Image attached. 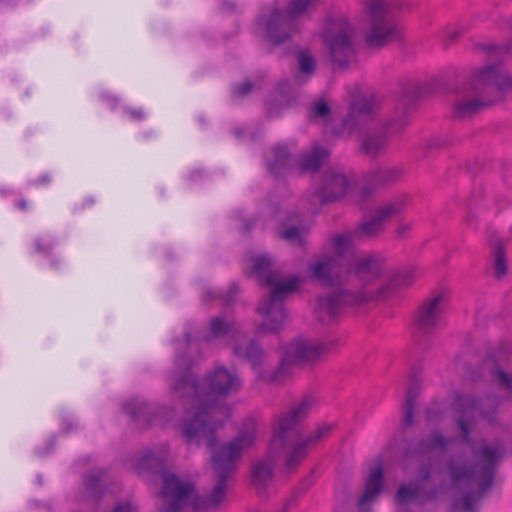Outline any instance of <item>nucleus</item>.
<instances>
[{"mask_svg": "<svg viewBox=\"0 0 512 512\" xmlns=\"http://www.w3.org/2000/svg\"><path fill=\"white\" fill-rule=\"evenodd\" d=\"M354 232L336 234L331 237L335 256H324L310 265V271L319 283L329 287H344L337 293L319 296L314 315L324 324L332 323L346 306L367 303L376 299H387L399 289L414 282V272L395 274L383 285L377 286L385 272V258L376 253L355 255L346 267L342 264L343 254L352 245Z\"/></svg>", "mask_w": 512, "mask_h": 512, "instance_id": "1", "label": "nucleus"}, {"mask_svg": "<svg viewBox=\"0 0 512 512\" xmlns=\"http://www.w3.org/2000/svg\"><path fill=\"white\" fill-rule=\"evenodd\" d=\"M208 391L200 386L191 371L190 361L184 357L176 360V369L168 377L170 396L180 402L185 409V416L180 421L181 433L188 443L206 439L212 446L215 432L229 419L230 407L218 399L237 394L243 382L235 369L223 365L216 366L204 378Z\"/></svg>", "mask_w": 512, "mask_h": 512, "instance_id": "2", "label": "nucleus"}, {"mask_svg": "<svg viewBox=\"0 0 512 512\" xmlns=\"http://www.w3.org/2000/svg\"><path fill=\"white\" fill-rule=\"evenodd\" d=\"M501 399L496 395H486L477 398L470 395H456L453 406L458 413L457 425L460 430V440L465 443L473 453L474 463H470L466 453L453 455L447 462L446 468L451 482L457 485L466 482L476 484L479 494L466 493L462 500L464 512H476L475 505L493 483L494 472L499 460L504 454V448L498 444L483 442L477 449L470 437L469 424L476 418H481L491 425H498V410Z\"/></svg>", "mask_w": 512, "mask_h": 512, "instance_id": "3", "label": "nucleus"}, {"mask_svg": "<svg viewBox=\"0 0 512 512\" xmlns=\"http://www.w3.org/2000/svg\"><path fill=\"white\" fill-rule=\"evenodd\" d=\"M257 435L258 422L256 419L249 417L241 423L236 436L232 440L219 447H216V442L209 446L212 453V469L217 483L206 498H201L197 494L194 483L182 479L183 483L192 486L193 502L197 504V507L187 509L188 512H206L208 509L217 508L222 503L226 495L227 480L235 473L242 453L255 445Z\"/></svg>", "mask_w": 512, "mask_h": 512, "instance_id": "4", "label": "nucleus"}, {"mask_svg": "<svg viewBox=\"0 0 512 512\" xmlns=\"http://www.w3.org/2000/svg\"><path fill=\"white\" fill-rule=\"evenodd\" d=\"M313 406L311 396L303 397L286 412L275 416L272 424L271 451L282 449L286 453V469L294 470L307 456L308 449L327 437L330 424H321L309 436H302L301 423Z\"/></svg>", "mask_w": 512, "mask_h": 512, "instance_id": "5", "label": "nucleus"}, {"mask_svg": "<svg viewBox=\"0 0 512 512\" xmlns=\"http://www.w3.org/2000/svg\"><path fill=\"white\" fill-rule=\"evenodd\" d=\"M252 268L261 285L269 288V294L261 299L256 309L263 318L258 333L277 332L287 317L283 302L300 287L303 279L297 275L284 276L274 270L272 259L267 255L252 258Z\"/></svg>", "mask_w": 512, "mask_h": 512, "instance_id": "6", "label": "nucleus"}, {"mask_svg": "<svg viewBox=\"0 0 512 512\" xmlns=\"http://www.w3.org/2000/svg\"><path fill=\"white\" fill-rule=\"evenodd\" d=\"M167 456L166 447H162L157 452L147 450L135 458L133 468L146 481H150L154 476H160L162 487L159 494L161 499L159 512H188L187 509L197 507L193 502L192 486L183 483L182 478L177 475L165 471Z\"/></svg>", "mask_w": 512, "mask_h": 512, "instance_id": "7", "label": "nucleus"}, {"mask_svg": "<svg viewBox=\"0 0 512 512\" xmlns=\"http://www.w3.org/2000/svg\"><path fill=\"white\" fill-rule=\"evenodd\" d=\"M512 91V75L499 64H491L478 70L472 76L470 87L457 93L452 108V117L466 119L483 107L502 99Z\"/></svg>", "mask_w": 512, "mask_h": 512, "instance_id": "8", "label": "nucleus"}, {"mask_svg": "<svg viewBox=\"0 0 512 512\" xmlns=\"http://www.w3.org/2000/svg\"><path fill=\"white\" fill-rule=\"evenodd\" d=\"M409 6L405 0H365L367 27L364 39L367 47L381 49L400 39L401 29L395 15L408 10Z\"/></svg>", "mask_w": 512, "mask_h": 512, "instance_id": "9", "label": "nucleus"}, {"mask_svg": "<svg viewBox=\"0 0 512 512\" xmlns=\"http://www.w3.org/2000/svg\"><path fill=\"white\" fill-rule=\"evenodd\" d=\"M320 2L321 0H289L286 10L273 9L260 20L265 38L273 45L288 41L299 29V18L313 13Z\"/></svg>", "mask_w": 512, "mask_h": 512, "instance_id": "10", "label": "nucleus"}, {"mask_svg": "<svg viewBox=\"0 0 512 512\" xmlns=\"http://www.w3.org/2000/svg\"><path fill=\"white\" fill-rule=\"evenodd\" d=\"M328 351V344L318 341L295 340L285 346L278 367L271 372H263L260 379L270 383H280L292 372L298 363L313 364Z\"/></svg>", "mask_w": 512, "mask_h": 512, "instance_id": "11", "label": "nucleus"}, {"mask_svg": "<svg viewBox=\"0 0 512 512\" xmlns=\"http://www.w3.org/2000/svg\"><path fill=\"white\" fill-rule=\"evenodd\" d=\"M354 29L344 16L328 18L322 29V39L332 63L346 67L355 53L353 45Z\"/></svg>", "mask_w": 512, "mask_h": 512, "instance_id": "12", "label": "nucleus"}, {"mask_svg": "<svg viewBox=\"0 0 512 512\" xmlns=\"http://www.w3.org/2000/svg\"><path fill=\"white\" fill-rule=\"evenodd\" d=\"M405 126V119L400 118L389 121L378 130L363 133L360 139L361 151L369 157H377L386 150L389 137L402 131Z\"/></svg>", "mask_w": 512, "mask_h": 512, "instance_id": "13", "label": "nucleus"}, {"mask_svg": "<svg viewBox=\"0 0 512 512\" xmlns=\"http://www.w3.org/2000/svg\"><path fill=\"white\" fill-rule=\"evenodd\" d=\"M353 186V179L339 168H331L324 172L317 188V196L322 203L333 202L344 197Z\"/></svg>", "mask_w": 512, "mask_h": 512, "instance_id": "14", "label": "nucleus"}, {"mask_svg": "<svg viewBox=\"0 0 512 512\" xmlns=\"http://www.w3.org/2000/svg\"><path fill=\"white\" fill-rule=\"evenodd\" d=\"M447 304L448 298L444 292L423 301L415 314V323L418 329L423 332L434 331L441 321Z\"/></svg>", "mask_w": 512, "mask_h": 512, "instance_id": "15", "label": "nucleus"}, {"mask_svg": "<svg viewBox=\"0 0 512 512\" xmlns=\"http://www.w3.org/2000/svg\"><path fill=\"white\" fill-rule=\"evenodd\" d=\"M124 411L139 422L141 427L150 425H166L174 418V410L168 406H160L150 415L148 404L140 400L126 402L123 406Z\"/></svg>", "mask_w": 512, "mask_h": 512, "instance_id": "16", "label": "nucleus"}, {"mask_svg": "<svg viewBox=\"0 0 512 512\" xmlns=\"http://www.w3.org/2000/svg\"><path fill=\"white\" fill-rule=\"evenodd\" d=\"M381 108L380 99L374 95H363L350 102L349 114L343 120L344 128L354 130L368 119L374 117Z\"/></svg>", "mask_w": 512, "mask_h": 512, "instance_id": "17", "label": "nucleus"}, {"mask_svg": "<svg viewBox=\"0 0 512 512\" xmlns=\"http://www.w3.org/2000/svg\"><path fill=\"white\" fill-rule=\"evenodd\" d=\"M281 459L286 467V453L282 449L271 451L270 442L265 456L252 466V481L257 488L264 489L273 482L275 464Z\"/></svg>", "mask_w": 512, "mask_h": 512, "instance_id": "18", "label": "nucleus"}, {"mask_svg": "<svg viewBox=\"0 0 512 512\" xmlns=\"http://www.w3.org/2000/svg\"><path fill=\"white\" fill-rule=\"evenodd\" d=\"M383 479L384 474L381 466L375 467L369 472L365 484V491L359 500V505L373 501L380 494L383 488Z\"/></svg>", "mask_w": 512, "mask_h": 512, "instance_id": "19", "label": "nucleus"}, {"mask_svg": "<svg viewBox=\"0 0 512 512\" xmlns=\"http://www.w3.org/2000/svg\"><path fill=\"white\" fill-rule=\"evenodd\" d=\"M233 351L237 357L249 361L255 368L262 363L264 352L254 340L236 343Z\"/></svg>", "mask_w": 512, "mask_h": 512, "instance_id": "20", "label": "nucleus"}, {"mask_svg": "<svg viewBox=\"0 0 512 512\" xmlns=\"http://www.w3.org/2000/svg\"><path fill=\"white\" fill-rule=\"evenodd\" d=\"M450 443L451 440L446 438L441 432L434 431L419 441L417 451L422 455L430 452H445Z\"/></svg>", "mask_w": 512, "mask_h": 512, "instance_id": "21", "label": "nucleus"}, {"mask_svg": "<svg viewBox=\"0 0 512 512\" xmlns=\"http://www.w3.org/2000/svg\"><path fill=\"white\" fill-rule=\"evenodd\" d=\"M485 367L488 369L491 383L501 390L506 398L512 396V372L505 371L497 365L490 366L489 362Z\"/></svg>", "mask_w": 512, "mask_h": 512, "instance_id": "22", "label": "nucleus"}, {"mask_svg": "<svg viewBox=\"0 0 512 512\" xmlns=\"http://www.w3.org/2000/svg\"><path fill=\"white\" fill-rule=\"evenodd\" d=\"M384 226L385 222L374 212L354 230V236L357 239H372L382 233Z\"/></svg>", "mask_w": 512, "mask_h": 512, "instance_id": "23", "label": "nucleus"}, {"mask_svg": "<svg viewBox=\"0 0 512 512\" xmlns=\"http://www.w3.org/2000/svg\"><path fill=\"white\" fill-rule=\"evenodd\" d=\"M273 159L268 162L269 171L275 176L292 167V157L285 146L278 145L273 151Z\"/></svg>", "mask_w": 512, "mask_h": 512, "instance_id": "24", "label": "nucleus"}, {"mask_svg": "<svg viewBox=\"0 0 512 512\" xmlns=\"http://www.w3.org/2000/svg\"><path fill=\"white\" fill-rule=\"evenodd\" d=\"M401 174L402 170L397 167L377 169L369 174V185L372 188L390 185L396 182Z\"/></svg>", "mask_w": 512, "mask_h": 512, "instance_id": "25", "label": "nucleus"}, {"mask_svg": "<svg viewBox=\"0 0 512 512\" xmlns=\"http://www.w3.org/2000/svg\"><path fill=\"white\" fill-rule=\"evenodd\" d=\"M490 243L493 246V274L497 279H501L506 275L508 270L503 245L496 235L490 238Z\"/></svg>", "mask_w": 512, "mask_h": 512, "instance_id": "26", "label": "nucleus"}, {"mask_svg": "<svg viewBox=\"0 0 512 512\" xmlns=\"http://www.w3.org/2000/svg\"><path fill=\"white\" fill-rule=\"evenodd\" d=\"M326 149L315 147L309 154L304 155L298 163L300 172H314L319 169L326 157Z\"/></svg>", "mask_w": 512, "mask_h": 512, "instance_id": "27", "label": "nucleus"}, {"mask_svg": "<svg viewBox=\"0 0 512 512\" xmlns=\"http://www.w3.org/2000/svg\"><path fill=\"white\" fill-rule=\"evenodd\" d=\"M407 206V197L400 196L395 198L375 210V213L384 221L387 222L393 216L403 212Z\"/></svg>", "mask_w": 512, "mask_h": 512, "instance_id": "28", "label": "nucleus"}, {"mask_svg": "<svg viewBox=\"0 0 512 512\" xmlns=\"http://www.w3.org/2000/svg\"><path fill=\"white\" fill-rule=\"evenodd\" d=\"M418 396V388L416 385L410 386L406 391V399L404 403V417L402 420L403 426L409 427L414 419L415 401Z\"/></svg>", "mask_w": 512, "mask_h": 512, "instance_id": "29", "label": "nucleus"}, {"mask_svg": "<svg viewBox=\"0 0 512 512\" xmlns=\"http://www.w3.org/2000/svg\"><path fill=\"white\" fill-rule=\"evenodd\" d=\"M316 62L314 57L307 51L298 55V68L301 75L310 77L315 72Z\"/></svg>", "mask_w": 512, "mask_h": 512, "instance_id": "30", "label": "nucleus"}, {"mask_svg": "<svg viewBox=\"0 0 512 512\" xmlns=\"http://www.w3.org/2000/svg\"><path fill=\"white\" fill-rule=\"evenodd\" d=\"M233 327V322L225 320L222 316H217L211 320L210 333L213 337L226 335Z\"/></svg>", "mask_w": 512, "mask_h": 512, "instance_id": "31", "label": "nucleus"}, {"mask_svg": "<svg viewBox=\"0 0 512 512\" xmlns=\"http://www.w3.org/2000/svg\"><path fill=\"white\" fill-rule=\"evenodd\" d=\"M279 236L292 243L302 244V231L295 225L287 226L280 233Z\"/></svg>", "mask_w": 512, "mask_h": 512, "instance_id": "32", "label": "nucleus"}, {"mask_svg": "<svg viewBox=\"0 0 512 512\" xmlns=\"http://www.w3.org/2000/svg\"><path fill=\"white\" fill-rule=\"evenodd\" d=\"M419 493L418 487L416 486H404L401 485L396 494V502L403 503L408 499L416 498Z\"/></svg>", "mask_w": 512, "mask_h": 512, "instance_id": "33", "label": "nucleus"}, {"mask_svg": "<svg viewBox=\"0 0 512 512\" xmlns=\"http://www.w3.org/2000/svg\"><path fill=\"white\" fill-rule=\"evenodd\" d=\"M311 115L315 119H326L330 115V107L325 100L320 99L312 105Z\"/></svg>", "mask_w": 512, "mask_h": 512, "instance_id": "34", "label": "nucleus"}, {"mask_svg": "<svg viewBox=\"0 0 512 512\" xmlns=\"http://www.w3.org/2000/svg\"><path fill=\"white\" fill-rule=\"evenodd\" d=\"M102 476V471H93L86 476V487L91 493L96 494V490L100 486Z\"/></svg>", "mask_w": 512, "mask_h": 512, "instance_id": "35", "label": "nucleus"}, {"mask_svg": "<svg viewBox=\"0 0 512 512\" xmlns=\"http://www.w3.org/2000/svg\"><path fill=\"white\" fill-rule=\"evenodd\" d=\"M503 22L512 31V19L507 17V18L503 19ZM485 48L487 51H489L490 53H493L495 55H504L510 51L512 52V40H511V43L509 44V46H507V47H498V46L491 45V46H486Z\"/></svg>", "mask_w": 512, "mask_h": 512, "instance_id": "36", "label": "nucleus"}, {"mask_svg": "<svg viewBox=\"0 0 512 512\" xmlns=\"http://www.w3.org/2000/svg\"><path fill=\"white\" fill-rule=\"evenodd\" d=\"M413 224L411 222H399L396 228V237L399 239L406 238L412 230Z\"/></svg>", "mask_w": 512, "mask_h": 512, "instance_id": "37", "label": "nucleus"}, {"mask_svg": "<svg viewBox=\"0 0 512 512\" xmlns=\"http://www.w3.org/2000/svg\"><path fill=\"white\" fill-rule=\"evenodd\" d=\"M252 90V84L250 81H244L234 87L233 93L236 96H245Z\"/></svg>", "mask_w": 512, "mask_h": 512, "instance_id": "38", "label": "nucleus"}, {"mask_svg": "<svg viewBox=\"0 0 512 512\" xmlns=\"http://www.w3.org/2000/svg\"><path fill=\"white\" fill-rule=\"evenodd\" d=\"M462 30L459 29V28H447L445 30V38L449 41H453L454 39H456L459 35L462 34Z\"/></svg>", "mask_w": 512, "mask_h": 512, "instance_id": "39", "label": "nucleus"}, {"mask_svg": "<svg viewBox=\"0 0 512 512\" xmlns=\"http://www.w3.org/2000/svg\"><path fill=\"white\" fill-rule=\"evenodd\" d=\"M112 512H135V509L130 503H122L117 505Z\"/></svg>", "mask_w": 512, "mask_h": 512, "instance_id": "40", "label": "nucleus"}, {"mask_svg": "<svg viewBox=\"0 0 512 512\" xmlns=\"http://www.w3.org/2000/svg\"><path fill=\"white\" fill-rule=\"evenodd\" d=\"M430 477V468L429 467H423L419 471V480L421 482L427 481Z\"/></svg>", "mask_w": 512, "mask_h": 512, "instance_id": "41", "label": "nucleus"}, {"mask_svg": "<svg viewBox=\"0 0 512 512\" xmlns=\"http://www.w3.org/2000/svg\"><path fill=\"white\" fill-rule=\"evenodd\" d=\"M19 206H20L22 209H24V208L26 207V203H25V202H20V203H19Z\"/></svg>", "mask_w": 512, "mask_h": 512, "instance_id": "42", "label": "nucleus"}, {"mask_svg": "<svg viewBox=\"0 0 512 512\" xmlns=\"http://www.w3.org/2000/svg\"><path fill=\"white\" fill-rule=\"evenodd\" d=\"M132 115H133V116H135V117H136V116H137V117H140V115H139L138 113H135V112H132Z\"/></svg>", "mask_w": 512, "mask_h": 512, "instance_id": "43", "label": "nucleus"}, {"mask_svg": "<svg viewBox=\"0 0 512 512\" xmlns=\"http://www.w3.org/2000/svg\"><path fill=\"white\" fill-rule=\"evenodd\" d=\"M286 510H287V508H283V509H281V510H279L277 512H286Z\"/></svg>", "mask_w": 512, "mask_h": 512, "instance_id": "44", "label": "nucleus"}]
</instances>
